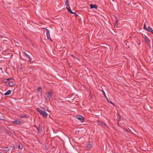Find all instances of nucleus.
Returning <instances> with one entry per match:
<instances>
[{"label": "nucleus", "instance_id": "f257e3e1", "mask_svg": "<svg viewBox=\"0 0 153 153\" xmlns=\"http://www.w3.org/2000/svg\"><path fill=\"white\" fill-rule=\"evenodd\" d=\"M52 96V92L48 91L46 93L44 96V98L45 100H49L51 98Z\"/></svg>", "mask_w": 153, "mask_h": 153}, {"label": "nucleus", "instance_id": "f03ea898", "mask_svg": "<svg viewBox=\"0 0 153 153\" xmlns=\"http://www.w3.org/2000/svg\"><path fill=\"white\" fill-rule=\"evenodd\" d=\"M12 123L15 124L21 125L24 122L21 119H18L12 122Z\"/></svg>", "mask_w": 153, "mask_h": 153}, {"label": "nucleus", "instance_id": "7ed1b4c3", "mask_svg": "<svg viewBox=\"0 0 153 153\" xmlns=\"http://www.w3.org/2000/svg\"><path fill=\"white\" fill-rule=\"evenodd\" d=\"M45 30L46 31V36L48 39L50 40L52 42V40L51 38L50 33L49 30L47 29H46Z\"/></svg>", "mask_w": 153, "mask_h": 153}, {"label": "nucleus", "instance_id": "20e7f679", "mask_svg": "<svg viewBox=\"0 0 153 153\" xmlns=\"http://www.w3.org/2000/svg\"><path fill=\"white\" fill-rule=\"evenodd\" d=\"M76 118L82 122H83L84 121V117L81 115L77 116Z\"/></svg>", "mask_w": 153, "mask_h": 153}, {"label": "nucleus", "instance_id": "39448f33", "mask_svg": "<svg viewBox=\"0 0 153 153\" xmlns=\"http://www.w3.org/2000/svg\"><path fill=\"white\" fill-rule=\"evenodd\" d=\"M45 111H43L41 114L44 117L46 118L47 117L48 114Z\"/></svg>", "mask_w": 153, "mask_h": 153}, {"label": "nucleus", "instance_id": "423d86ee", "mask_svg": "<svg viewBox=\"0 0 153 153\" xmlns=\"http://www.w3.org/2000/svg\"><path fill=\"white\" fill-rule=\"evenodd\" d=\"M43 106V107H41V108L44 109V111H50V110H49L47 107L44 106Z\"/></svg>", "mask_w": 153, "mask_h": 153}, {"label": "nucleus", "instance_id": "0eeeda50", "mask_svg": "<svg viewBox=\"0 0 153 153\" xmlns=\"http://www.w3.org/2000/svg\"><path fill=\"white\" fill-rule=\"evenodd\" d=\"M90 8L91 9L95 8L97 9V5L96 4H90Z\"/></svg>", "mask_w": 153, "mask_h": 153}, {"label": "nucleus", "instance_id": "6e6552de", "mask_svg": "<svg viewBox=\"0 0 153 153\" xmlns=\"http://www.w3.org/2000/svg\"><path fill=\"white\" fill-rule=\"evenodd\" d=\"M66 8L68 10L69 12L72 14H76V13L74 12H73L71 10V8L70 7H67Z\"/></svg>", "mask_w": 153, "mask_h": 153}, {"label": "nucleus", "instance_id": "1a4fd4ad", "mask_svg": "<svg viewBox=\"0 0 153 153\" xmlns=\"http://www.w3.org/2000/svg\"><path fill=\"white\" fill-rule=\"evenodd\" d=\"M11 149L10 147H7L4 148V150L6 152H8Z\"/></svg>", "mask_w": 153, "mask_h": 153}, {"label": "nucleus", "instance_id": "9d476101", "mask_svg": "<svg viewBox=\"0 0 153 153\" xmlns=\"http://www.w3.org/2000/svg\"><path fill=\"white\" fill-rule=\"evenodd\" d=\"M92 145L90 143L87 144V147L88 149H90L92 147Z\"/></svg>", "mask_w": 153, "mask_h": 153}, {"label": "nucleus", "instance_id": "9b49d317", "mask_svg": "<svg viewBox=\"0 0 153 153\" xmlns=\"http://www.w3.org/2000/svg\"><path fill=\"white\" fill-rule=\"evenodd\" d=\"M8 84L9 86H12L14 85V82L12 81L10 82Z\"/></svg>", "mask_w": 153, "mask_h": 153}, {"label": "nucleus", "instance_id": "f8f14e48", "mask_svg": "<svg viewBox=\"0 0 153 153\" xmlns=\"http://www.w3.org/2000/svg\"><path fill=\"white\" fill-rule=\"evenodd\" d=\"M11 91L10 90H9L6 92L5 93L4 95H9L11 93Z\"/></svg>", "mask_w": 153, "mask_h": 153}, {"label": "nucleus", "instance_id": "ddd939ff", "mask_svg": "<svg viewBox=\"0 0 153 153\" xmlns=\"http://www.w3.org/2000/svg\"><path fill=\"white\" fill-rule=\"evenodd\" d=\"M38 130L39 132H40L42 130V127L41 126H39L38 128Z\"/></svg>", "mask_w": 153, "mask_h": 153}, {"label": "nucleus", "instance_id": "4468645a", "mask_svg": "<svg viewBox=\"0 0 153 153\" xmlns=\"http://www.w3.org/2000/svg\"><path fill=\"white\" fill-rule=\"evenodd\" d=\"M145 40L148 43H149L150 42V40L147 36L145 38Z\"/></svg>", "mask_w": 153, "mask_h": 153}, {"label": "nucleus", "instance_id": "2eb2a0df", "mask_svg": "<svg viewBox=\"0 0 153 153\" xmlns=\"http://www.w3.org/2000/svg\"><path fill=\"white\" fill-rule=\"evenodd\" d=\"M36 109H37V111H38L39 112L40 114H41V113L43 111L41 110L40 108H36Z\"/></svg>", "mask_w": 153, "mask_h": 153}, {"label": "nucleus", "instance_id": "dca6fc26", "mask_svg": "<svg viewBox=\"0 0 153 153\" xmlns=\"http://www.w3.org/2000/svg\"><path fill=\"white\" fill-rule=\"evenodd\" d=\"M152 28L150 27L149 26L147 29V31H151L152 30Z\"/></svg>", "mask_w": 153, "mask_h": 153}, {"label": "nucleus", "instance_id": "f3484780", "mask_svg": "<svg viewBox=\"0 0 153 153\" xmlns=\"http://www.w3.org/2000/svg\"><path fill=\"white\" fill-rule=\"evenodd\" d=\"M102 92H103V95L105 97H106V99H107V100H108V98L106 97V94H105V92L103 90H102Z\"/></svg>", "mask_w": 153, "mask_h": 153}, {"label": "nucleus", "instance_id": "a211bd4d", "mask_svg": "<svg viewBox=\"0 0 153 153\" xmlns=\"http://www.w3.org/2000/svg\"><path fill=\"white\" fill-rule=\"evenodd\" d=\"M65 4L66 6H67L69 7V1H65Z\"/></svg>", "mask_w": 153, "mask_h": 153}, {"label": "nucleus", "instance_id": "6ab92c4d", "mask_svg": "<svg viewBox=\"0 0 153 153\" xmlns=\"http://www.w3.org/2000/svg\"><path fill=\"white\" fill-rule=\"evenodd\" d=\"M115 19H116V20L115 21V26H116V27H117V23L118 20L116 18V17H115Z\"/></svg>", "mask_w": 153, "mask_h": 153}, {"label": "nucleus", "instance_id": "aec40b11", "mask_svg": "<svg viewBox=\"0 0 153 153\" xmlns=\"http://www.w3.org/2000/svg\"><path fill=\"white\" fill-rule=\"evenodd\" d=\"M19 148L21 149H22L23 148L22 145L21 144H20L19 145Z\"/></svg>", "mask_w": 153, "mask_h": 153}, {"label": "nucleus", "instance_id": "412c9836", "mask_svg": "<svg viewBox=\"0 0 153 153\" xmlns=\"http://www.w3.org/2000/svg\"><path fill=\"white\" fill-rule=\"evenodd\" d=\"M117 116L118 117H119V118L118 119V121H119L120 120V115L118 113H117Z\"/></svg>", "mask_w": 153, "mask_h": 153}, {"label": "nucleus", "instance_id": "4be33fe9", "mask_svg": "<svg viewBox=\"0 0 153 153\" xmlns=\"http://www.w3.org/2000/svg\"><path fill=\"white\" fill-rule=\"evenodd\" d=\"M37 89L38 90V91H39V92H40L41 94V88H40V87H39Z\"/></svg>", "mask_w": 153, "mask_h": 153}, {"label": "nucleus", "instance_id": "5701e85b", "mask_svg": "<svg viewBox=\"0 0 153 153\" xmlns=\"http://www.w3.org/2000/svg\"><path fill=\"white\" fill-rule=\"evenodd\" d=\"M25 54V56L27 57L28 58H30V56L28 55L27 53H24Z\"/></svg>", "mask_w": 153, "mask_h": 153}, {"label": "nucleus", "instance_id": "b1692460", "mask_svg": "<svg viewBox=\"0 0 153 153\" xmlns=\"http://www.w3.org/2000/svg\"><path fill=\"white\" fill-rule=\"evenodd\" d=\"M143 28L146 30H147V28L146 27V25L145 24H144V25Z\"/></svg>", "mask_w": 153, "mask_h": 153}, {"label": "nucleus", "instance_id": "393cba45", "mask_svg": "<svg viewBox=\"0 0 153 153\" xmlns=\"http://www.w3.org/2000/svg\"><path fill=\"white\" fill-rule=\"evenodd\" d=\"M98 123L99 124L101 125L102 126V124H103V123H102V122L100 121H98Z\"/></svg>", "mask_w": 153, "mask_h": 153}, {"label": "nucleus", "instance_id": "a878e982", "mask_svg": "<svg viewBox=\"0 0 153 153\" xmlns=\"http://www.w3.org/2000/svg\"><path fill=\"white\" fill-rule=\"evenodd\" d=\"M103 125L106 126V124L104 123H103V124H102V126Z\"/></svg>", "mask_w": 153, "mask_h": 153}, {"label": "nucleus", "instance_id": "bb28decb", "mask_svg": "<svg viewBox=\"0 0 153 153\" xmlns=\"http://www.w3.org/2000/svg\"><path fill=\"white\" fill-rule=\"evenodd\" d=\"M29 59V62H31V58L30 57V58H28Z\"/></svg>", "mask_w": 153, "mask_h": 153}, {"label": "nucleus", "instance_id": "cd10ccee", "mask_svg": "<svg viewBox=\"0 0 153 153\" xmlns=\"http://www.w3.org/2000/svg\"><path fill=\"white\" fill-rule=\"evenodd\" d=\"M24 117H26L27 118L28 117V115H24Z\"/></svg>", "mask_w": 153, "mask_h": 153}, {"label": "nucleus", "instance_id": "c85d7f7f", "mask_svg": "<svg viewBox=\"0 0 153 153\" xmlns=\"http://www.w3.org/2000/svg\"><path fill=\"white\" fill-rule=\"evenodd\" d=\"M24 117V116H20V118H23L24 117Z\"/></svg>", "mask_w": 153, "mask_h": 153}, {"label": "nucleus", "instance_id": "c756f323", "mask_svg": "<svg viewBox=\"0 0 153 153\" xmlns=\"http://www.w3.org/2000/svg\"><path fill=\"white\" fill-rule=\"evenodd\" d=\"M11 79V78H8L6 79L7 81H9Z\"/></svg>", "mask_w": 153, "mask_h": 153}, {"label": "nucleus", "instance_id": "7c9ffc66", "mask_svg": "<svg viewBox=\"0 0 153 153\" xmlns=\"http://www.w3.org/2000/svg\"><path fill=\"white\" fill-rule=\"evenodd\" d=\"M151 32L152 33V34H153V30H152H152H151Z\"/></svg>", "mask_w": 153, "mask_h": 153}, {"label": "nucleus", "instance_id": "2f4dec72", "mask_svg": "<svg viewBox=\"0 0 153 153\" xmlns=\"http://www.w3.org/2000/svg\"><path fill=\"white\" fill-rule=\"evenodd\" d=\"M110 103L112 104H114L111 101H110Z\"/></svg>", "mask_w": 153, "mask_h": 153}, {"label": "nucleus", "instance_id": "473e14b6", "mask_svg": "<svg viewBox=\"0 0 153 153\" xmlns=\"http://www.w3.org/2000/svg\"><path fill=\"white\" fill-rule=\"evenodd\" d=\"M2 36L0 35V38H1Z\"/></svg>", "mask_w": 153, "mask_h": 153}, {"label": "nucleus", "instance_id": "72a5a7b5", "mask_svg": "<svg viewBox=\"0 0 153 153\" xmlns=\"http://www.w3.org/2000/svg\"><path fill=\"white\" fill-rule=\"evenodd\" d=\"M149 106V107L150 108H151V107L149 105V106Z\"/></svg>", "mask_w": 153, "mask_h": 153}, {"label": "nucleus", "instance_id": "f704fd0d", "mask_svg": "<svg viewBox=\"0 0 153 153\" xmlns=\"http://www.w3.org/2000/svg\"><path fill=\"white\" fill-rule=\"evenodd\" d=\"M89 95L90 97L91 96V94H90V93L89 94Z\"/></svg>", "mask_w": 153, "mask_h": 153}, {"label": "nucleus", "instance_id": "c9c22d12", "mask_svg": "<svg viewBox=\"0 0 153 153\" xmlns=\"http://www.w3.org/2000/svg\"><path fill=\"white\" fill-rule=\"evenodd\" d=\"M68 0H66V1H69Z\"/></svg>", "mask_w": 153, "mask_h": 153}, {"label": "nucleus", "instance_id": "e433bc0d", "mask_svg": "<svg viewBox=\"0 0 153 153\" xmlns=\"http://www.w3.org/2000/svg\"><path fill=\"white\" fill-rule=\"evenodd\" d=\"M2 120V119H1V118H0V120Z\"/></svg>", "mask_w": 153, "mask_h": 153}, {"label": "nucleus", "instance_id": "4c0bfd02", "mask_svg": "<svg viewBox=\"0 0 153 153\" xmlns=\"http://www.w3.org/2000/svg\"><path fill=\"white\" fill-rule=\"evenodd\" d=\"M0 153H1L0 152Z\"/></svg>", "mask_w": 153, "mask_h": 153}]
</instances>
